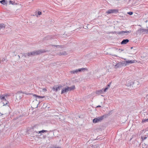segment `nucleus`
Wrapping results in <instances>:
<instances>
[{
	"label": "nucleus",
	"instance_id": "nucleus-1",
	"mask_svg": "<svg viewBox=\"0 0 148 148\" xmlns=\"http://www.w3.org/2000/svg\"><path fill=\"white\" fill-rule=\"evenodd\" d=\"M45 52L44 50H38L33 51H30L27 53H26L24 54V56L26 57L27 56H31L41 54L42 53Z\"/></svg>",
	"mask_w": 148,
	"mask_h": 148
},
{
	"label": "nucleus",
	"instance_id": "nucleus-2",
	"mask_svg": "<svg viewBox=\"0 0 148 148\" xmlns=\"http://www.w3.org/2000/svg\"><path fill=\"white\" fill-rule=\"evenodd\" d=\"M109 116V114H106L98 117L97 118H95L93 119V123H96L99 122H101L104 118H106Z\"/></svg>",
	"mask_w": 148,
	"mask_h": 148
},
{
	"label": "nucleus",
	"instance_id": "nucleus-3",
	"mask_svg": "<svg viewBox=\"0 0 148 148\" xmlns=\"http://www.w3.org/2000/svg\"><path fill=\"white\" fill-rule=\"evenodd\" d=\"M32 132L33 133V134L35 136H37V134H40L39 135H38V136H40L41 135H42V133H43L45 132H47L48 131L47 130H42L39 131H35L34 129H32Z\"/></svg>",
	"mask_w": 148,
	"mask_h": 148
},
{
	"label": "nucleus",
	"instance_id": "nucleus-4",
	"mask_svg": "<svg viewBox=\"0 0 148 148\" xmlns=\"http://www.w3.org/2000/svg\"><path fill=\"white\" fill-rule=\"evenodd\" d=\"M87 69L84 68H82L80 69H76V70H73V71H70V73L71 74H75V73H77V72H81V71H85V70H87Z\"/></svg>",
	"mask_w": 148,
	"mask_h": 148
},
{
	"label": "nucleus",
	"instance_id": "nucleus-5",
	"mask_svg": "<svg viewBox=\"0 0 148 148\" xmlns=\"http://www.w3.org/2000/svg\"><path fill=\"white\" fill-rule=\"evenodd\" d=\"M148 29H143L142 28H140L137 31V33H139L140 34L142 33H145V32L147 34H148Z\"/></svg>",
	"mask_w": 148,
	"mask_h": 148
},
{
	"label": "nucleus",
	"instance_id": "nucleus-6",
	"mask_svg": "<svg viewBox=\"0 0 148 148\" xmlns=\"http://www.w3.org/2000/svg\"><path fill=\"white\" fill-rule=\"evenodd\" d=\"M62 87V86L61 85H59L58 86L54 85L53 87L52 90L53 91L57 92L58 90H60Z\"/></svg>",
	"mask_w": 148,
	"mask_h": 148
},
{
	"label": "nucleus",
	"instance_id": "nucleus-7",
	"mask_svg": "<svg viewBox=\"0 0 148 148\" xmlns=\"http://www.w3.org/2000/svg\"><path fill=\"white\" fill-rule=\"evenodd\" d=\"M125 60H126V59H125ZM136 62V60H126L125 61H123L124 63H125L124 66H126L127 65L134 63Z\"/></svg>",
	"mask_w": 148,
	"mask_h": 148
},
{
	"label": "nucleus",
	"instance_id": "nucleus-8",
	"mask_svg": "<svg viewBox=\"0 0 148 148\" xmlns=\"http://www.w3.org/2000/svg\"><path fill=\"white\" fill-rule=\"evenodd\" d=\"M118 12V10L115 9H109L106 12V13L108 14H110L113 13H117Z\"/></svg>",
	"mask_w": 148,
	"mask_h": 148
},
{
	"label": "nucleus",
	"instance_id": "nucleus-9",
	"mask_svg": "<svg viewBox=\"0 0 148 148\" xmlns=\"http://www.w3.org/2000/svg\"><path fill=\"white\" fill-rule=\"evenodd\" d=\"M0 99L1 100H3V101H5L4 102H3V104L4 105H6L8 104V101H6V99L5 98L4 96V95H0Z\"/></svg>",
	"mask_w": 148,
	"mask_h": 148
},
{
	"label": "nucleus",
	"instance_id": "nucleus-10",
	"mask_svg": "<svg viewBox=\"0 0 148 148\" xmlns=\"http://www.w3.org/2000/svg\"><path fill=\"white\" fill-rule=\"evenodd\" d=\"M124 64H125V63H124L123 62H118L115 65L114 68L115 69H117L118 68L121 67L123 66H124Z\"/></svg>",
	"mask_w": 148,
	"mask_h": 148
},
{
	"label": "nucleus",
	"instance_id": "nucleus-11",
	"mask_svg": "<svg viewBox=\"0 0 148 148\" xmlns=\"http://www.w3.org/2000/svg\"><path fill=\"white\" fill-rule=\"evenodd\" d=\"M131 31H121L119 32H118L117 34H121L122 35H127L128 34L130 33H131Z\"/></svg>",
	"mask_w": 148,
	"mask_h": 148
},
{
	"label": "nucleus",
	"instance_id": "nucleus-12",
	"mask_svg": "<svg viewBox=\"0 0 148 148\" xmlns=\"http://www.w3.org/2000/svg\"><path fill=\"white\" fill-rule=\"evenodd\" d=\"M134 83V82L132 80H130L127 82L126 85L127 86H130L133 85Z\"/></svg>",
	"mask_w": 148,
	"mask_h": 148
},
{
	"label": "nucleus",
	"instance_id": "nucleus-13",
	"mask_svg": "<svg viewBox=\"0 0 148 148\" xmlns=\"http://www.w3.org/2000/svg\"><path fill=\"white\" fill-rule=\"evenodd\" d=\"M22 97V93L18 92L16 93V97L17 99H20Z\"/></svg>",
	"mask_w": 148,
	"mask_h": 148
},
{
	"label": "nucleus",
	"instance_id": "nucleus-14",
	"mask_svg": "<svg viewBox=\"0 0 148 148\" xmlns=\"http://www.w3.org/2000/svg\"><path fill=\"white\" fill-rule=\"evenodd\" d=\"M57 54L59 56H65L67 55V53L66 51H62L58 53Z\"/></svg>",
	"mask_w": 148,
	"mask_h": 148
},
{
	"label": "nucleus",
	"instance_id": "nucleus-15",
	"mask_svg": "<svg viewBox=\"0 0 148 148\" xmlns=\"http://www.w3.org/2000/svg\"><path fill=\"white\" fill-rule=\"evenodd\" d=\"M129 40L128 39H123L121 42V45H124L126 44L129 42Z\"/></svg>",
	"mask_w": 148,
	"mask_h": 148
},
{
	"label": "nucleus",
	"instance_id": "nucleus-16",
	"mask_svg": "<svg viewBox=\"0 0 148 148\" xmlns=\"http://www.w3.org/2000/svg\"><path fill=\"white\" fill-rule=\"evenodd\" d=\"M68 91H69V90L67 87L64 88H63L62 90L61 94H63L67 92Z\"/></svg>",
	"mask_w": 148,
	"mask_h": 148
},
{
	"label": "nucleus",
	"instance_id": "nucleus-17",
	"mask_svg": "<svg viewBox=\"0 0 148 148\" xmlns=\"http://www.w3.org/2000/svg\"><path fill=\"white\" fill-rule=\"evenodd\" d=\"M0 2L3 5H6L7 4V2L5 0H2L0 1Z\"/></svg>",
	"mask_w": 148,
	"mask_h": 148
},
{
	"label": "nucleus",
	"instance_id": "nucleus-18",
	"mask_svg": "<svg viewBox=\"0 0 148 148\" xmlns=\"http://www.w3.org/2000/svg\"><path fill=\"white\" fill-rule=\"evenodd\" d=\"M69 91L73 90L75 88V86H73L71 87H67Z\"/></svg>",
	"mask_w": 148,
	"mask_h": 148
},
{
	"label": "nucleus",
	"instance_id": "nucleus-19",
	"mask_svg": "<svg viewBox=\"0 0 148 148\" xmlns=\"http://www.w3.org/2000/svg\"><path fill=\"white\" fill-rule=\"evenodd\" d=\"M103 92V91L102 90H97L96 92V93L98 94H102Z\"/></svg>",
	"mask_w": 148,
	"mask_h": 148
},
{
	"label": "nucleus",
	"instance_id": "nucleus-20",
	"mask_svg": "<svg viewBox=\"0 0 148 148\" xmlns=\"http://www.w3.org/2000/svg\"><path fill=\"white\" fill-rule=\"evenodd\" d=\"M5 25L3 24H0V30L1 28H5Z\"/></svg>",
	"mask_w": 148,
	"mask_h": 148
},
{
	"label": "nucleus",
	"instance_id": "nucleus-21",
	"mask_svg": "<svg viewBox=\"0 0 148 148\" xmlns=\"http://www.w3.org/2000/svg\"><path fill=\"white\" fill-rule=\"evenodd\" d=\"M33 96L34 97H37L39 98H43L45 97L44 96H40L36 95H33Z\"/></svg>",
	"mask_w": 148,
	"mask_h": 148
},
{
	"label": "nucleus",
	"instance_id": "nucleus-22",
	"mask_svg": "<svg viewBox=\"0 0 148 148\" xmlns=\"http://www.w3.org/2000/svg\"><path fill=\"white\" fill-rule=\"evenodd\" d=\"M141 138L142 140H143L147 138V137L146 136H142L141 137Z\"/></svg>",
	"mask_w": 148,
	"mask_h": 148
},
{
	"label": "nucleus",
	"instance_id": "nucleus-23",
	"mask_svg": "<svg viewBox=\"0 0 148 148\" xmlns=\"http://www.w3.org/2000/svg\"><path fill=\"white\" fill-rule=\"evenodd\" d=\"M4 95V96L5 98H7L8 97L10 96V95L9 94H7L5 93L3 94Z\"/></svg>",
	"mask_w": 148,
	"mask_h": 148
},
{
	"label": "nucleus",
	"instance_id": "nucleus-24",
	"mask_svg": "<svg viewBox=\"0 0 148 148\" xmlns=\"http://www.w3.org/2000/svg\"><path fill=\"white\" fill-rule=\"evenodd\" d=\"M148 122V119H144L143 120H142V123L145 122Z\"/></svg>",
	"mask_w": 148,
	"mask_h": 148
},
{
	"label": "nucleus",
	"instance_id": "nucleus-25",
	"mask_svg": "<svg viewBox=\"0 0 148 148\" xmlns=\"http://www.w3.org/2000/svg\"><path fill=\"white\" fill-rule=\"evenodd\" d=\"M9 3L10 4H12V5H14L15 4V2H13L11 1H9Z\"/></svg>",
	"mask_w": 148,
	"mask_h": 148
},
{
	"label": "nucleus",
	"instance_id": "nucleus-26",
	"mask_svg": "<svg viewBox=\"0 0 148 148\" xmlns=\"http://www.w3.org/2000/svg\"><path fill=\"white\" fill-rule=\"evenodd\" d=\"M52 46H56V47H60V48H62L63 47V46L62 45H52Z\"/></svg>",
	"mask_w": 148,
	"mask_h": 148
},
{
	"label": "nucleus",
	"instance_id": "nucleus-27",
	"mask_svg": "<svg viewBox=\"0 0 148 148\" xmlns=\"http://www.w3.org/2000/svg\"><path fill=\"white\" fill-rule=\"evenodd\" d=\"M127 14L130 15H132L133 14V12H128Z\"/></svg>",
	"mask_w": 148,
	"mask_h": 148
},
{
	"label": "nucleus",
	"instance_id": "nucleus-28",
	"mask_svg": "<svg viewBox=\"0 0 148 148\" xmlns=\"http://www.w3.org/2000/svg\"><path fill=\"white\" fill-rule=\"evenodd\" d=\"M108 89V87H107L104 90H103V92H106V90Z\"/></svg>",
	"mask_w": 148,
	"mask_h": 148
},
{
	"label": "nucleus",
	"instance_id": "nucleus-29",
	"mask_svg": "<svg viewBox=\"0 0 148 148\" xmlns=\"http://www.w3.org/2000/svg\"><path fill=\"white\" fill-rule=\"evenodd\" d=\"M35 15L37 17L38 16V12H36L35 13ZM34 16V15H33Z\"/></svg>",
	"mask_w": 148,
	"mask_h": 148
},
{
	"label": "nucleus",
	"instance_id": "nucleus-30",
	"mask_svg": "<svg viewBox=\"0 0 148 148\" xmlns=\"http://www.w3.org/2000/svg\"><path fill=\"white\" fill-rule=\"evenodd\" d=\"M37 12L38 13V15H40L41 14V12L40 11H39Z\"/></svg>",
	"mask_w": 148,
	"mask_h": 148
},
{
	"label": "nucleus",
	"instance_id": "nucleus-31",
	"mask_svg": "<svg viewBox=\"0 0 148 148\" xmlns=\"http://www.w3.org/2000/svg\"><path fill=\"white\" fill-rule=\"evenodd\" d=\"M42 90L45 91H46L47 90L46 88H43L42 89Z\"/></svg>",
	"mask_w": 148,
	"mask_h": 148
},
{
	"label": "nucleus",
	"instance_id": "nucleus-32",
	"mask_svg": "<svg viewBox=\"0 0 148 148\" xmlns=\"http://www.w3.org/2000/svg\"><path fill=\"white\" fill-rule=\"evenodd\" d=\"M110 84H108V85H107V87H108V88H109L110 87Z\"/></svg>",
	"mask_w": 148,
	"mask_h": 148
},
{
	"label": "nucleus",
	"instance_id": "nucleus-33",
	"mask_svg": "<svg viewBox=\"0 0 148 148\" xmlns=\"http://www.w3.org/2000/svg\"><path fill=\"white\" fill-rule=\"evenodd\" d=\"M101 107V106H97V108Z\"/></svg>",
	"mask_w": 148,
	"mask_h": 148
},
{
	"label": "nucleus",
	"instance_id": "nucleus-34",
	"mask_svg": "<svg viewBox=\"0 0 148 148\" xmlns=\"http://www.w3.org/2000/svg\"><path fill=\"white\" fill-rule=\"evenodd\" d=\"M52 148H60L59 147H52Z\"/></svg>",
	"mask_w": 148,
	"mask_h": 148
},
{
	"label": "nucleus",
	"instance_id": "nucleus-35",
	"mask_svg": "<svg viewBox=\"0 0 148 148\" xmlns=\"http://www.w3.org/2000/svg\"><path fill=\"white\" fill-rule=\"evenodd\" d=\"M18 58H19H19H20V56H19V55H18Z\"/></svg>",
	"mask_w": 148,
	"mask_h": 148
},
{
	"label": "nucleus",
	"instance_id": "nucleus-36",
	"mask_svg": "<svg viewBox=\"0 0 148 148\" xmlns=\"http://www.w3.org/2000/svg\"><path fill=\"white\" fill-rule=\"evenodd\" d=\"M133 48V47H131V49H132Z\"/></svg>",
	"mask_w": 148,
	"mask_h": 148
},
{
	"label": "nucleus",
	"instance_id": "nucleus-37",
	"mask_svg": "<svg viewBox=\"0 0 148 148\" xmlns=\"http://www.w3.org/2000/svg\"><path fill=\"white\" fill-rule=\"evenodd\" d=\"M132 138H131V139H130V140H132Z\"/></svg>",
	"mask_w": 148,
	"mask_h": 148
},
{
	"label": "nucleus",
	"instance_id": "nucleus-38",
	"mask_svg": "<svg viewBox=\"0 0 148 148\" xmlns=\"http://www.w3.org/2000/svg\"><path fill=\"white\" fill-rule=\"evenodd\" d=\"M1 114V115H3V114Z\"/></svg>",
	"mask_w": 148,
	"mask_h": 148
}]
</instances>
